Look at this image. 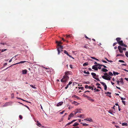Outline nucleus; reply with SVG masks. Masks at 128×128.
Returning <instances> with one entry per match:
<instances>
[{
    "instance_id": "nucleus-1",
    "label": "nucleus",
    "mask_w": 128,
    "mask_h": 128,
    "mask_svg": "<svg viewBox=\"0 0 128 128\" xmlns=\"http://www.w3.org/2000/svg\"><path fill=\"white\" fill-rule=\"evenodd\" d=\"M69 78L68 76H64L63 78L61 80V81L62 82H66Z\"/></svg>"
},
{
    "instance_id": "nucleus-2",
    "label": "nucleus",
    "mask_w": 128,
    "mask_h": 128,
    "mask_svg": "<svg viewBox=\"0 0 128 128\" xmlns=\"http://www.w3.org/2000/svg\"><path fill=\"white\" fill-rule=\"evenodd\" d=\"M58 46L59 47L57 48V50L58 52V54H59L60 52V50H62L63 49V46L60 45H59V46Z\"/></svg>"
},
{
    "instance_id": "nucleus-3",
    "label": "nucleus",
    "mask_w": 128,
    "mask_h": 128,
    "mask_svg": "<svg viewBox=\"0 0 128 128\" xmlns=\"http://www.w3.org/2000/svg\"><path fill=\"white\" fill-rule=\"evenodd\" d=\"M91 74L92 75V77H93V78H94L96 80L98 81H100V80L98 78H96V75L95 73L94 72H92L91 73Z\"/></svg>"
},
{
    "instance_id": "nucleus-4",
    "label": "nucleus",
    "mask_w": 128,
    "mask_h": 128,
    "mask_svg": "<svg viewBox=\"0 0 128 128\" xmlns=\"http://www.w3.org/2000/svg\"><path fill=\"white\" fill-rule=\"evenodd\" d=\"M118 48L120 51V52L122 53L123 52V51L122 50V48L120 46H118Z\"/></svg>"
},
{
    "instance_id": "nucleus-5",
    "label": "nucleus",
    "mask_w": 128,
    "mask_h": 128,
    "mask_svg": "<svg viewBox=\"0 0 128 128\" xmlns=\"http://www.w3.org/2000/svg\"><path fill=\"white\" fill-rule=\"evenodd\" d=\"M96 66H96V65H94L92 66V68L95 70H98V68Z\"/></svg>"
},
{
    "instance_id": "nucleus-6",
    "label": "nucleus",
    "mask_w": 128,
    "mask_h": 128,
    "mask_svg": "<svg viewBox=\"0 0 128 128\" xmlns=\"http://www.w3.org/2000/svg\"><path fill=\"white\" fill-rule=\"evenodd\" d=\"M74 116V114L73 113H71L69 116L68 119V120H70L71 118L72 117H73Z\"/></svg>"
},
{
    "instance_id": "nucleus-7",
    "label": "nucleus",
    "mask_w": 128,
    "mask_h": 128,
    "mask_svg": "<svg viewBox=\"0 0 128 128\" xmlns=\"http://www.w3.org/2000/svg\"><path fill=\"white\" fill-rule=\"evenodd\" d=\"M84 120H86L87 121H89L90 122H93V120L92 119L90 118H86V119H85Z\"/></svg>"
},
{
    "instance_id": "nucleus-8",
    "label": "nucleus",
    "mask_w": 128,
    "mask_h": 128,
    "mask_svg": "<svg viewBox=\"0 0 128 128\" xmlns=\"http://www.w3.org/2000/svg\"><path fill=\"white\" fill-rule=\"evenodd\" d=\"M105 94H107V96H109V97L110 98H111V96L110 95H109V94H111V93L110 92H105Z\"/></svg>"
},
{
    "instance_id": "nucleus-9",
    "label": "nucleus",
    "mask_w": 128,
    "mask_h": 128,
    "mask_svg": "<svg viewBox=\"0 0 128 128\" xmlns=\"http://www.w3.org/2000/svg\"><path fill=\"white\" fill-rule=\"evenodd\" d=\"M76 113H80L81 112V109H76L75 110Z\"/></svg>"
},
{
    "instance_id": "nucleus-10",
    "label": "nucleus",
    "mask_w": 128,
    "mask_h": 128,
    "mask_svg": "<svg viewBox=\"0 0 128 128\" xmlns=\"http://www.w3.org/2000/svg\"><path fill=\"white\" fill-rule=\"evenodd\" d=\"M70 72L69 71L66 72L65 73V75L64 76H68V75L70 74Z\"/></svg>"
},
{
    "instance_id": "nucleus-11",
    "label": "nucleus",
    "mask_w": 128,
    "mask_h": 128,
    "mask_svg": "<svg viewBox=\"0 0 128 128\" xmlns=\"http://www.w3.org/2000/svg\"><path fill=\"white\" fill-rule=\"evenodd\" d=\"M102 77L103 79L107 80V79L109 77H108V76H102Z\"/></svg>"
},
{
    "instance_id": "nucleus-12",
    "label": "nucleus",
    "mask_w": 128,
    "mask_h": 128,
    "mask_svg": "<svg viewBox=\"0 0 128 128\" xmlns=\"http://www.w3.org/2000/svg\"><path fill=\"white\" fill-rule=\"evenodd\" d=\"M26 62V61H21L20 62H18L15 64H14L13 65H15V64H20L23 63H24L25 62Z\"/></svg>"
},
{
    "instance_id": "nucleus-13",
    "label": "nucleus",
    "mask_w": 128,
    "mask_h": 128,
    "mask_svg": "<svg viewBox=\"0 0 128 128\" xmlns=\"http://www.w3.org/2000/svg\"><path fill=\"white\" fill-rule=\"evenodd\" d=\"M118 44L120 46H122V45L124 44L123 41L122 40H120L118 42Z\"/></svg>"
},
{
    "instance_id": "nucleus-14",
    "label": "nucleus",
    "mask_w": 128,
    "mask_h": 128,
    "mask_svg": "<svg viewBox=\"0 0 128 128\" xmlns=\"http://www.w3.org/2000/svg\"><path fill=\"white\" fill-rule=\"evenodd\" d=\"M27 70L26 69H25L22 70V74H26L27 73Z\"/></svg>"
},
{
    "instance_id": "nucleus-15",
    "label": "nucleus",
    "mask_w": 128,
    "mask_h": 128,
    "mask_svg": "<svg viewBox=\"0 0 128 128\" xmlns=\"http://www.w3.org/2000/svg\"><path fill=\"white\" fill-rule=\"evenodd\" d=\"M64 54H66L68 56L70 57H72V56L69 54L68 53V52L66 50H64Z\"/></svg>"
},
{
    "instance_id": "nucleus-16",
    "label": "nucleus",
    "mask_w": 128,
    "mask_h": 128,
    "mask_svg": "<svg viewBox=\"0 0 128 128\" xmlns=\"http://www.w3.org/2000/svg\"><path fill=\"white\" fill-rule=\"evenodd\" d=\"M63 103V102H60L58 103L57 105V106H60L62 105Z\"/></svg>"
},
{
    "instance_id": "nucleus-17",
    "label": "nucleus",
    "mask_w": 128,
    "mask_h": 128,
    "mask_svg": "<svg viewBox=\"0 0 128 128\" xmlns=\"http://www.w3.org/2000/svg\"><path fill=\"white\" fill-rule=\"evenodd\" d=\"M85 88H89L90 89H91V88H92V86H88V85H86L85 86Z\"/></svg>"
},
{
    "instance_id": "nucleus-18",
    "label": "nucleus",
    "mask_w": 128,
    "mask_h": 128,
    "mask_svg": "<svg viewBox=\"0 0 128 128\" xmlns=\"http://www.w3.org/2000/svg\"><path fill=\"white\" fill-rule=\"evenodd\" d=\"M56 43L58 44V46H59V45H60V44H62V43L61 42V41L58 42V41H56Z\"/></svg>"
},
{
    "instance_id": "nucleus-19",
    "label": "nucleus",
    "mask_w": 128,
    "mask_h": 128,
    "mask_svg": "<svg viewBox=\"0 0 128 128\" xmlns=\"http://www.w3.org/2000/svg\"><path fill=\"white\" fill-rule=\"evenodd\" d=\"M101 70L104 72H106L108 71V70L104 68H102V70Z\"/></svg>"
},
{
    "instance_id": "nucleus-20",
    "label": "nucleus",
    "mask_w": 128,
    "mask_h": 128,
    "mask_svg": "<svg viewBox=\"0 0 128 128\" xmlns=\"http://www.w3.org/2000/svg\"><path fill=\"white\" fill-rule=\"evenodd\" d=\"M88 99L89 100L91 101L92 102H94V100L92 99L91 98V97H89L88 98Z\"/></svg>"
},
{
    "instance_id": "nucleus-21",
    "label": "nucleus",
    "mask_w": 128,
    "mask_h": 128,
    "mask_svg": "<svg viewBox=\"0 0 128 128\" xmlns=\"http://www.w3.org/2000/svg\"><path fill=\"white\" fill-rule=\"evenodd\" d=\"M121 38H116V40L118 42H118H119L120 41V40H121Z\"/></svg>"
},
{
    "instance_id": "nucleus-22",
    "label": "nucleus",
    "mask_w": 128,
    "mask_h": 128,
    "mask_svg": "<svg viewBox=\"0 0 128 128\" xmlns=\"http://www.w3.org/2000/svg\"><path fill=\"white\" fill-rule=\"evenodd\" d=\"M81 124H82L83 126H88V124H86V123H83L82 122H81Z\"/></svg>"
},
{
    "instance_id": "nucleus-23",
    "label": "nucleus",
    "mask_w": 128,
    "mask_h": 128,
    "mask_svg": "<svg viewBox=\"0 0 128 128\" xmlns=\"http://www.w3.org/2000/svg\"><path fill=\"white\" fill-rule=\"evenodd\" d=\"M120 80H121L120 81H119L120 82V83L121 84H124L123 79L122 78L120 79Z\"/></svg>"
},
{
    "instance_id": "nucleus-24",
    "label": "nucleus",
    "mask_w": 128,
    "mask_h": 128,
    "mask_svg": "<svg viewBox=\"0 0 128 128\" xmlns=\"http://www.w3.org/2000/svg\"><path fill=\"white\" fill-rule=\"evenodd\" d=\"M6 45L8 46H11L12 44L9 42H6Z\"/></svg>"
},
{
    "instance_id": "nucleus-25",
    "label": "nucleus",
    "mask_w": 128,
    "mask_h": 128,
    "mask_svg": "<svg viewBox=\"0 0 128 128\" xmlns=\"http://www.w3.org/2000/svg\"><path fill=\"white\" fill-rule=\"evenodd\" d=\"M122 126H127L128 124L124 122L122 124Z\"/></svg>"
},
{
    "instance_id": "nucleus-26",
    "label": "nucleus",
    "mask_w": 128,
    "mask_h": 128,
    "mask_svg": "<svg viewBox=\"0 0 128 128\" xmlns=\"http://www.w3.org/2000/svg\"><path fill=\"white\" fill-rule=\"evenodd\" d=\"M79 124L77 122H76L73 125V126H77Z\"/></svg>"
},
{
    "instance_id": "nucleus-27",
    "label": "nucleus",
    "mask_w": 128,
    "mask_h": 128,
    "mask_svg": "<svg viewBox=\"0 0 128 128\" xmlns=\"http://www.w3.org/2000/svg\"><path fill=\"white\" fill-rule=\"evenodd\" d=\"M84 48H86V49H88L89 48V47H88V46H87V44H85L84 46Z\"/></svg>"
},
{
    "instance_id": "nucleus-28",
    "label": "nucleus",
    "mask_w": 128,
    "mask_h": 128,
    "mask_svg": "<svg viewBox=\"0 0 128 128\" xmlns=\"http://www.w3.org/2000/svg\"><path fill=\"white\" fill-rule=\"evenodd\" d=\"M88 64V62H86L84 63L83 65V66H86Z\"/></svg>"
},
{
    "instance_id": "nucleus-29",
    "label": "nucleus",
    "mask_w": 128,
    "mask_h": 128,
    "mask_svg": "<svg viewBox=\"0 0 128 128\" xmlns=\"http://www.w3.org/2000/svg\"><path fill=\"white\" fill-rule=\"evenodd\" d=\"M84 73L88 74H90V72H89L88 71L86 72L85 71H84Z\"/></svg>"
},
{
    "instance_id": "nucleus-30",
    "label": "nucleus",
    "mask_w": 128,
    "mask_h": 128,
    "mask_svg": "<svg viewBox=\"0 0 128 128\" xmlns=\"http://www.w3.org/2000/svg\"><path fill=\"white\" fill-rule=\"evenodd\" d=\"M72 122H69L68 123H67L66 125V126H65V127H66V126H67L68 125H69L70 124H71L72 123Z\"/></svg>"
},
{
    "instance_id": "nucleus-31",
    "label": "nucleus",
    "mask_w": 128,
    "mask_h": 128,
    "mask_svg": "<svg viewBox=\"0 0 128 128\" xmlns=\"http://www.w3.org/2000/svg\"><path fill=\"white\" fill-rule=\"evenodd\" d=\"M8 102L6 103L3 105V106L4 107V106H8Z\"/></svg>"
},
{
    "instance_id": "nucleus-32",
    "label": "nucleus",
    "mask_w": 128,
    "mask_h": 128,
    "mask_svg": "<svg viewBox=\"0 0 128 128\" xmlns=\"http://www.w3.org/2000/svg\"><path fill=\"white\" fill-rule=\"evenodd\" d=\"M98 66H103L104 68H107L106 66L104 65L100 64H98Z\"/></svg>"
},
{
    "instance_id": "nucleus-33",
    "label": "nucleus",
    "mask_w": 128,
    "mask_h": 128,
    "mask_svg": "<svg viewBox=\"0 0 128 128\" xmlns=\"http://www.w3.org/2000/svg\"><path fill=\"white\" fill-rule=\"evenodd\" d=\"M113 74L114 75H116V74L118 75L119 73L117 72H113Z\"/></svg>"
},
{
    "instance_id": "nucleus-34",
    "label": "nucleus",
    "mask_w": 128,
    "mask_h": 128,
    "mask_svg": "<svg viewBox=\"0 0 128 128\" xmlns=\"http://www.w3.org/2000/svg\"><path fill=\"white\" fill-rule=\"evenodd\" d=\"M37 125L39 126V125H41V124H40V122H39L38 121H37Z\"/></svg>"
},
{
    "instance_id": "nucleus-35",
    "label": "nucleus",
    "mask_w": 128,
    "mask_h": 128,
    "mask_svg": "<svg viewBox=\"0 0 128 128\" xmlns=\"http://www.w3.org/2000/svg\"><path fill=\"white\" fill-rule=\"evenodd\" d=\"M91 58H92V59H94V60H97L99 61V60L98 59L96 58H95L94 57H91Z\"/></svg>"
},
{
    "instance_id": "nucleus-36",
    "label": "nucleus",
    "mask_w": 128,
    "mask_h": 128,
    "mask_svg": "<svg viewBox=\"0 0 128 128\" xmlns=\"http://www.w3.org/2000/svg\"><path fill=\"white\" fill-rule=\"evenodd\" d=\"M108 74L110 76H112L113 75V74L111 72H109L108 73Z\"/></svg>"
},
{
    "instance_id": "nucleus-37",
    "label": "nucleus",
    "mask_w": 128,
    "mask_h": 128,
    "mask_svg": "<svg viewBox=\"0 0 128 128\" xmlns=\"http://www.w3.org/2000/svg\"><path fill=\"white\" fill-rule=\"evenodd\" d=\"M83 96H84V97H86V98H88L89 97V96H87V95H86V94H84L83 95Z\"/></svg>"
},
{
    "instance_id": "nucleus-38",
    "label": "nucleus",
    "mask_w": 128,
    "mask_h": 128,
    "mask_svg": "<svg viewBox=\"0 0 128 128\" xmlns=\"http://www.w3.org/2000/svg\"><path fill=\"white\" fill-rule=\"evenodd\" d=\"M108 112L109 113H110V114H112V113H114L113 112V111H112L111 110H109L108 111Z\"/></svg>"
},
{
    "instance_id": "nucleus-39",
    "label": "nucleus",
    "mask_w": 128,
    "mask_h": 128,
    "mask_svg": "<svg viewBox=\"0 0 128 128\" xmlns=\"http://www.w3.org/2000/svg\"><path fill=\"white\" fill-rule=\"evenodd\" d=\"M78 88L80 89H81L82 90L84 89V88L82 87H78Z\"/></svg>"
},
{
    "instance_id": "nucleus-40",
    "label": "nucleus",
    "mask_w": 128,
    "mask_h": 128,
    "mask_svg": "<svg viewBox=\"0 0 128 128\" xmlns=\"http://www.w3.org/2000/svg\"><path fill=\"white\" fill-rule=\"evenodd\" d=\"M125 55L128 57V52L126 51L125 53Z\"/></svg>"
},
{
    "instance_id": "nucleus-41",
    "label": "nucleus",
    "mask_w": 128,
    "mask_h": 128,
    "mask_svg": "<svg viewBox=\"0 0 128 128\" xmlns=\"http://www.w3.org/2000/svg\"><path fill=\"white\" fill-rule=\"evenodd\" d=\"M100 82L102 84V85L104 86L106 85V84L102 82Z\"/></svg>"
},
{
    "instance_id": "nucleus-42",
    "label": "nucleus",
    "mask_w": 128,
    "mask_h": 128,
    "mask_svg": "<svg viewBox=\"0 0 128 128\" xmlns=\"http://www.w3.org/2000/svg\"><path fill=\"white\" fill-rule=\"evenodd\" d=\"M83 116H84V114H81L80 116H78V117L81 118Z\"/></svg>"
},
{
    "instance_id": "nucleus-43",
    "label": "nucleus",
    "mask_w": 128,
    "mask_h": 128,
    "mask_svg": "<svg viewBox=\"0 0 128 128\" xmlns=\"http://www.w3.org/2000/svg\"><path fill=\"white\" fill-rule=\"evenodd\" d=\"M7 50V49H3L2 50H1V52H2L4 51H5L6 50Z\"/></svg>"
},
{
    "instance_id": "nucleus-44",
    "label": "nucleus",
    "mask_w": 128,
    "mask_h": 128,
    "mask_svg": "<svg viewBox=\"0 0 128 128\" xmlns=\"http://www.w3.org/2000/svg\"><path fill=\"white\" fill-rule=\"evenodd\" d=\"M118 61H119V62H123L124 63V62L122 60H119Z\"/></svg>"
},
{
    "instance_id": "nucleus-45",
    "label": "nucleus",
    "mask_w": 128,
    "mask_h": 128,
    "mask_svg": "<svg viewBox=\"0 0 128 128\" xmlns=\"http://www.w3.org/2000/svg\"><path fill=\"white\" fill-rule=\"evenodd\" d=\"M71 37V36H70V35H66V38H68L69 37Z\"/></svg>"
},
{
    "instance_id": "nucleus-46",
    "label": "nucleus",
    "mask_w": 128,
    "mask_h": 128,
    "mask_svg": "<svg viewBox=\"0 0 128 128\" xmlns=\"http://www.w3.org/2000/svg\"><path fill=\"white\" fill-rule=\"evenodd\" d=\"M104 89L105 90H106L107 89V86L106 85H104Z\"/></svg>"
},
{
    "instance_id": "nucleus-47",
    "label": "nucleus",
    "mask_w": 128,
    "mask_h": 128,
    "mask_svg": "<svg viewBox=\"0 0 128 128\" xmlns=\"http://www.w3.org/2000/svg\"><path fill=\"white\" fill-rule=\"evenodd\" d=\"M104 74L105 76H108V74L107 72H105Z\"/></svg>"
},
{
    "instance_id": "nucleus-48",
    "label": "nucleus",
    "mask_w": 128,
    "mask_h": 128,
    "mask_svg": "<svg viewBox=\"0 0 128 128\" xmlns=\"http://www.w3.org/2000/svg\"><path fill=\"white\" fill-rule=\"evenodd\" d=\"M122 46H124L125 47L127 48V45H126L124 44L122 45Z\"/></svg>"
},
{
    "instance_id": "nucleus-49",
    "label": "nucleus",
    "mask_w": 128,
    "mask_h": 128,
    "mask_svg": "<svg viewBox=\"0 0 128 128\" xmlns=\"http://www.w3.org/2000/svg\"><path fill=\"white\" fill-rule=\"evenodd\" d=\"M30 86L32 87V88H36L34 86H33V85H30Z\"/></svg>"
},
{
    "instance_id": "nucleus-50",
    "label": "nucleus",
    "mask_w": 128,
    "mask_h": 128,
    "mask_svg": "<svg viewBox=\"0 0 128 128\" xmlns=\"http://www.w3.org/2000/svg\"><path fill=\"white\" fill-rule=\"evenodd\" d=\"M102 61L104 62V63H107V62H106V61H105L104 60H102Z\"/></svg>"
},
{
    "instance_id": "nucleus-51",
    "label": "nucleus",
    "mask_w": 128,
    "mask_h": 128,
    "mask_svg": "<svg viewBox=\"0 0 128 128\" xmlns=\"http://www.w3.org/2000/svg\"><path fill=\"white\" fill-rule=\"evenodd\" d=\"M122 56V54H118L116 55V56Z\"/></svg>"
},
{
    "instance_id": "nucleus-52",
    "label": "nucleus",
    "mask_w": 128,
    "mask_h": 128,
    "mask_svg": "<svg viewBox=\"0 0 128 128\" xmlns=\"http://www.w3.org/2000/svg\"><path fill=\"white\" fill-rule=\"evenodd\" d=\"M110 78H111V77L109 76V77H108V78L107 79V80H111Z\"/></svg>"
},
{
    "instance_id": "nucleus-53",
    "label": "nucleus",
    "mask_w": 128,
    "mask_h": 128,
    "mask_svg": "<svg viewBox=\"0 0 128 128\" xmlns=\"http://www.w3.org/2000/svg\"><path fill=\"white\" fill-rule=\"evenodd\" d=\"M85 38H87V39H89L90 40V39L89 38H88L86 36V35H85Z\"/></svg>"
},
{
    "instance_id": "nucleus-54",
    "label": "nucleus",
    "mask_w": 128,
    "mask_h": 128,
    "mask_svg": "<svg viewBox=\"0 0 128 128\" xmlns=\"http://www.w3.org/2000/svg\"><path fill=\"white\" fill-rule=\"evenodd\" d=\"M121 100H125L126 99L125 98H124L122 97L121 98Z\"/></svg>"
},
{
    "instance_id": "nucleus-55",
    "label": "nucleus",
    "mask_w": 128,
    "mask_h": 128,
    "mask_svg": "<svg viewBox=\"0 0 128 128\" xmlns=\"http://www.w3.org/2000/svg\"><path fill=\"white\" fill-rule=\"evenodd\" d=\"M74 97H75L76 98H77V99H79V97H78V96H74Z\"/></svg>"
},
{
    "instance_id": "nucleus-56",
    "label": "nucleus",
    "mask_w": 128,
    "mask_h": 128,
    "mask_svg": "<svg viewBox=\"0 0 128 128\" xmlns=\"http://www.w3.org/2000/svg\"><path fill=\"white\" fill-rule=\"evenodd\" d=\"M22 100L23 101H24V102H28V103H31V102H28V101H27L26 100Z\"/></svg>"
},
{
    "instance_id": "nucleus-57",
    "label": "nucleus",
    "mask_w": 128,
    "mask_h": 128,
    "mask_svg": "<svg viewBox=\"0 0 128 128\" xmlns=\"http://www.w3.org/2000/svg\"><path fill=\"white\" fill-rule=\"evenodd\" d=\"M117 44V42H115V43H114L113 44V46H114Z\"/></svg>"
},
{
    "instance_id": "nucleus-58",
    "label": "nucleus",
    "mask_w": 128,
    "mask_h": 128,
    "mask_svg": "<svg viewBox=\"0 0 128 128\" xmlns=\"http://www.w3.org/2000/svg\"><path fill=\"white\" fill-rule=\"evenodd\" d=\"M122 103L124 104L125 105V101L122 100Z\"/></svg>"
},
{
    "instance_id": "nucleus-59",
    "label": "nucleus",
    "mask_w": 128,
    "mask_h": 128,
    "mask_svg": "<svg viewBox=\"0 0 128 128\" xmlns=\"http://www.w3.org/2000/svg\"><path fill=\"white\" fill-rule=\"evenodd\" d=\"M2 44L3 45H6V44H7L6 42H5L4 43H2Z\"/></svg>"
},
{
    "instance_id": "nucleus-60",
    "label": "nucleus",
    "mask_w": 128,
    "mask_h": 128,
    "mask_svg": "<svg viewBox=\"0 0 128 128\" xmlns=\"http://www.w3.org/2000/svg\"><path fill=\"white\" fill-rule=\"evenodd\" d=\"M19 117L20 119H22V116L21 115H20L19 116Z\"/></svg>"
},
{
    "instance_id": "nucleus-61",
    "label": "nucleus",
    "mask_w": 128,
    "mask_h": 128,
    "mask_svg": "<svg viewBox=\"0 0 128 128\" xmlns=\"http://www.w3.org/2000/svg\"><path fill=\"white\" fill-rule=\"evenodd\" d=\"M69 85H68V84L65 87V88L66 89L68 87V86Z\"/></svg>"
},
{
    "instance_id": "nucleus-62",
    "label": "nucleus",
    "mask_w": 128,
    "mask_h": 128,
    "mask_svg": "<svg viewBox=\"0 0 128 128\" xmlns=\"http://www.w3.org/2000/svg\"><path fill=\"white\" fill-rule=\"evenodd\" d=\"M72 83V82H70L68 84V85H70Z\"/></svg>"
},
{
    "instance_id": "nucleus-63",
    "label": "nucleus",
    "mask_w": 128,
    "mask_h": 128,
    "mask_svg": "<svg viewBox=\"0 0 128 128\" xmlns=\"http://www.w3.org/2000/svg\"><path fill=\"white\" fill-rule=\"evenodd\" d=\"M101 66H99L98 67V68L99 69H101Z\"/></svg>"
},
{
    "instance_id": "nucleus-64",
    "label": "nucleus",
    "mask_w": 128,
    "mask_h": 128,
    "mask_svg": "<svg viewBox=\"0 0 128 128\" xmlns=\"http://www.w3.org/2000/svg\"><path fill=\"white\" fill-rule=\"evenodd\" d=\"M122 50H126V48H122Z\"/></svg>"
}]
</instances>
